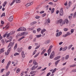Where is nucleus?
I'll return each instance as SVG.
<instances>
[{
  "mask_svg": "<svg viewBox=\"0 0 76 76\" xmlns=\"http://www.w3.org/2000/svg\"><path fill=\"white\" fill-rule=\"evenodd\" d=\"M56 24H59L60 23L61 26H63V25H64L66 23L65 21H63L62 19H60L56 21Z\"/></svg>",
  "mask_w": 76,
  "mask_h": 76,
  "instance_id": "obj_1",
  "label": "nucleus"
},
{
  "mask_svg": "<svg viewBox=\"0 0 76 76\" xmlns=\"http://www.w3.org/2000/svg\"><path fill=\"white\" fill-rule=\"evenodd\" d=\"M10 35H11V33H9L7 35V38L8 39H10L7 41L6 40H5V42L6 43H7V42H11L12 41V39H13V37L12 36H10V38H9V36H10Z\"/></svg>",
  "mask_w": 76,
  "mask_h": 76,
  "instance_id": "obj_2",
  "label": "nucleus"
},
{
  "mask_svg": "<svg viewBox=\"0 0 76 76\" xmlns=\"http://www.w3.org/2000/svg\"><path fill=\"white\" fill-rule=\"evenodd\" d=\"M64 15V12H63V10L62 9H60L59 11V15L61 16H63Z\"/></svg>",
  "mask_w": 76,
  "mask_h": 76,
  "instance_id": "obj_3",
  "label": "nucleus"
},
{
  "mask_svg": "<svg viewBox=\"0 0 76 76\" xmlns=\"http://www.w3.org/2000/svg\"><path fill=\"white\" fill-rule=\"evenodd\" d=\"M11 49L12 48L11 47L10 48L7 50V52H5V54L6 55H8L9 54V53H10V51L11 50Z\"/></svg>",
  "mask_w": 76,
  "mask_h": 76,
  "instance_id": "obj_4",
  "label": "nucleus"
},
{
  "mask_svg": "<svg viewBox=\"0 0 76 76\" xmlns=\"http://www.w3.org/2000/svg\"><path fill=\"white\" fill-rule=\"evenodd\" d=\"M25 35V32H23L20 33V34H18L16 36V37H18V36H23V35Z\"/></svg>",
  "mask_w": 76,
  "mask_h": 76,
  "instance_id": "obj_5",
  "label": "nucleus"
},
{
  "mask_svg": "<svg viewBox=\"0 0 76 76\" xmlns=\"http://www.w3.org/2000/svg\"><path fill=\"white\" fill-rule=\"evenodd\" d=\"M14 45V42H10L8 46V48H9V47H11V48Z\"/></svg>",
  "mask_w": 76,
  "mask_h": 76,
  "instance_id": "obj_6",
  "label": "nucleus"
},
{
  "mask_svg": "<svg viewBox=\"0 0 76 76\" xmlns=\"http://www.w3.org/2000/svg\"><path fill=\"white\" fill-rule=\"evenodd\" d=\"M13 16H11L8 19V20L9 22H12L13 20Z\"/></svg>",
  "mask_w": 76,
  "mask_h": 76,
  "instance_id": "obj_7",
  "label": "nucleus"
},
{
  "mask_svg": "<svg viewBox=\"0 0 76 76\" xmlns=\"http://www.w3.org/2000/svg\"><path fill=\"white\" fill-rule=\"evenodd\" d=\"M33 4V2H32L30 3H28L26 4V7H28V6H31V5H32Z\"/></svg>",
  "mask_w": 76,
  "mask_h": 76,
  "instance_id": "obj_8",
  "label": "nucleus"
},
{
  "mask_svg": "<svg viewBox=\"0 0 76 76\" xmlns=\"http://www.w3.org/2000/svg\"><path fill=\"white\" fill-rule=\"evenodd\" d=\"M23 27H21L17 30L18 32L19 31H23Z\"/></svg>",
  "mask_w": 76,
  "mask_h": 76,
  "instance_id": "obj_9",
  "label": "nucleus"
},
{
  "mask_svg": "<svg viewBox=\"0 0 76 76\" xmlns=\"http://www.w3.org/2000/svg\"><path fill=\"white\" fill-rule=\"evenodd\" d=\"M60 60H57V61H56V62H55V66H57V65L58 64V62H60Z\"/></svg>",
  "mask_w": 76,
  "mask_h": 76,
  "instance_id": "obj_10",
  "label": "nucleus"
},
{
  "mask_svg": "<svg viewBox=\"0 0 76 76\" xmlns=\"http://www.w3.org/2000/svg\"><path fill=\"white\" fill-rule=\"evenodd\" d=\"M10 63H11V61H9L6 66L7 69L9 68V65L10 64Z\"/></svg>",
  "mask_w": 76,
  "mask_h": 76,
  "instance_id": "obj_11",
  "label": "nucleus"
},
{
  "mask_svg": "<svg viewBox=\"0 0 76 76\" xmlns=\"http://www.w3.org/2000/svg\"><path fill=\"white\" fill-rule=\"evenodd\" d=\"M50 40H46L45 42V44H49V43L50 42Z\"/></svg>",
  "mask_w": 76,
  "mask_h": 76,
  "instance_id": "obj_12",
  "label": "nucleus"
},
{
  "mask_svg": "<svg viewBox=\"0 0 76 76\" xmlns=\"http://www.w3.org/2000/svg\"><path fill=\"white\" fill-rule=\"evenodd\" d=\"M21 54L22 57L24 58L25 57V53H24V51H22L21 52Z\"/></svg>",
  "mask_w": 76,
  "mask_h": 76,
  "instance_id": "obj_13",
  "label": "nucleus"
},
{
  "mask_svg": "<svg viewBox=\"0 0 76 76\" xmlns=\"http://www.w3.org/2000/svg\"><path fill=\"white\" fill-rule=\"evenodd\" d=\"M51 51V50L48 49V56H50V53Z\"/></svg>",
  "mask_w": 76,
  "mask_h": 76,
  "instance_id": "obj_14",
  "label": "nucleus"
},
{
  "mask_svg": "<svg viewBox=\"0 0 76 76\" xmlns=\"http://www.w3.org/2000/svg\"><path fill=\"white\" fill-rule=\"evenodd\" d=\"M33 64L34 65H36V64H38V63H37L36 62V60L35 59H34L33 61Z\"/></svg>",
  "mask_w": 76,
  "mask_h": 76,
  "instance_id": "obj_15",
  "label": "nucleus"
},
{
  "mask_svg": "<svg viewBox=\"0 0 76 76\" xmlns=\"http://www.w3.org/2000/svg\"><path fill=\"white\" fill-rule=\"evenodd\" d=\"M63 21L65 22V23H66V24H68V23H69V20H68V19H65L64 21Z\"/></svg>",
  "mask_w": 76,
  "mask_h": 76,
  "instance_id": "obj_16",
  "label": "nucleus"
},
{
  "mask_svg": "<svg viewBox=\"0 0 76 76\" xmlns=\"http://www.w3.org/2000/svg\"><path fill=\"white\" fill-rule=\"evenodd\" d=\"M46 51V49H45L43 50L42 52L41 53V55H42L43 54H44L45 52Z\"/></svg>",
  "mask_w": 76,
  "mask_h": 76,
  "instance_id": "obj_17",
  "label": "nucleus"
},
{
  "mask_svg": "<svg viewBox=\"0 0 76 76\" xmlns=\"http://www.w3.org/2000/svg\"><path fill=\"white\" fill-rule=\"evenodd\" d=\"M46 31V29H44L42 30L41 31V33L42 34H43V33L44 32H45Z\"/></svg>",
  "mask_w": 76,
  "mask_h": 76,
  "instance_id": "obj_18",
  "label": "nucleus"
},
{
  "mask_svg": "<svg viewBox=\"0 0 76 76\" xmlns=\"http://www.w3.org/2000/svg\"><path fill=\"white\" fill-rule=\"evenodd\" d=\"M25 38V37L24 36H23L21 37V38H20L18 40V41H21L22 39H23V38Z\"/></svg>",
  "mask_w": 76,
  "mask_h": 76,
  "instance_id": "obj_19",
  "label": "nucleus"
},
{
  "mask_svg": "<svg viewBox=\"0 0 76 76\" xmlns=\"http://www.w3.org/2000/svg\"><path fill=\"white\" fill-rule=\"evenodd\" d=\"M18 46V44L16 43L15 46L14 47V50H15L17 48V46Z\"/></svg>",
  "mask_w": 76,
  "mask_h": 76,
  "instance_id": "obj_20",
  "label": "nucleus"
},
{
  "mask_svg": "<svg viewBox=\"0 0 76 76\" xmlns=\"http://www.w3.org/2000/svg\"><path fill=\"white\" fill-rule=\"evenodd\" d=\"M7 1H5L4 2V3L3 4V7H5L6 6V4H7Z\"/></svg>",
  "mask_w": 76,
  "mask_h": 76,
  "instance_id": "obj_21",
  "label": "nucleus"
},
{
  "mask_svg": "<svg viewBox=\"0 0 76 76\" xmlns=\"http://www.w3.org/2000/svg\"><path fill=\"white\" fill-rule=\"evenodd\" d=\"M20 68H18L16 70V73H18L19 72H20Z\"/></svg>",
  "mask_w": 76,
  "mask_h": 76,
  "instance_id": "obj_22",
  "label": "nucleus"
},
{
  "mask_svg": "<svg viewBox=\"0 0 76 76\" xmlns=\"http://www.w3.org/2000/svg\"><path fill=\"white\" fill-rule=\"evenodd\" d=\"M36 73V71H31L30 72V75H33L34 73Z\"/></svg>",
  "mask_w": 76,
  "mask_h": 76,
  "instance_id": "obj_23",
  "label": "nucleus"
},
{
  "mask_svg": "<svg viewBox=\"0 0 76 76\" xmlns=\"http://www.w3.org/2000/svg\"><path fill=\"white\" fill-rule=\"evenodd\" d=\"M54 10H55V8H53L51 11V13L52 14V13H54Z\"/></svg>",
  "mask_w": 76,
  "mask_h": 76,
  "instance_id": "obj_24",
  "label": "nucleus"
},
{
  "mask_svg": "<svg viewBox=\"0 0 76 76\" xmlns=\"http://www.w3.org/2000/svg\"><path fill=\"white\" fill-rule=\"evenodd\" d=\"M35 66L34 65V66L31 68V70H34L35 69Z\"/></svg>",
  "mask_w": 76,
  "mask_h": 76,
  "instance_id": "obj_25",
  "label": "nucleus"
},
{
  "mask_svg": "<svg viewBox=\"0 0 76 76\" xmlns=\"http://www.w3.org/2000/svg\"><path fill=\"white\" fill-rule=\"evenodd\" d=\"M15 1H16V3H20V0H15Z\"/></svg>",
  "mask_w": 76,
  "mask_h": 76,
  "instance_id": "obj_26",
  "label": "nucleus"
},
{
  "mask_svg": "<svg viewBox=\"0 0 76 76\" xmlns=\"http://www.w3.org/2000/svg\"><path fill=\"white\" fill-rule=\"evenodd\" d=\"M69 55H66L65 57V60H67L69 58Z\"/></svg>",
  "mask_w": 76,
  "mask_h": 76,
  "instance_id": "obj_27",
  "label": "nucleus"
},
{
  "mask_svg": "<svg viewBox=\"0 0 76 76\" xmlns=\"http://www.w3.org/2000/svg\"><path fill=\"white\" fill-rule=\"evenodd\" d=\"M66 35L67 37V36H69V35H71V34L70 33V32H67L66 34Z\"/></svg>",
  "mask_w": 76,
  "mask_h": 76,
  "instance_id": "obj_28",
  "label": "nucleus"
},
{
  "mask_svg": "<svg viewBox=\"0 0 76 76\" xmlns=\"http://www.w3.org/2000/svg\"><path fill=\"white\" fill-rule=\"evenodd\" d=\"M22 48H20V49H18V53H20V52H21L22 51Z\"/></svg>",
  "mask_w": 76,
  "mask_h": 76,
  "instance_id": "obj_29",
  "label": "nucleus"
},
{
  "mask_svg": "<svg viewBox=\"0 0 76 76\" xmlns=\"http://www.w3.org/2000/svg\"><path fill=\"white\" fill-rule=\"evenodd\" d=\"M19 53H14V56H19Z\"/></svg>",
  "mask_w": 76,
  "mask_h": 76,
  "instance_id": "obj_30",
  "label": "nucleus"
},
{
  "mask_svg": "<svg viewBox=\"0 0 76 76\" xmlns=\"http://www.w3.org/2000/svg\"><path fill=\"white\" fill-rule=\"evenodd\" d=\"M4 48H2L1 49L0 51H1L2 53H3V52L4 51Z\"/></svg>",
  "mask_w": 76,
  "mask_h": 76,
  "instance_id": "obj_31",
  "label": "nucleus"
},
{
  "mask_svg": "<svg viewBox=\"0 0 76 76\" xmlns=\"http://www.w3.org/2000/svg\"><path fill=\"white\" fill-rule=\"evenodd\" d=\"M73 46V45H69L68 47V49L70 50V48H72V47Z\"/></svg>",
  "mask_w": 76,
  "mask_h": 76,
  "instance_id": "obj_32",
  "label": "nucleus"
},
{
  "mask_svg": "<svg viewBox=\"0 0 76 76\" xmlns=\"http://www.w3.org/2000/svg\"><path fill=\"white\" fill-rule=\"evenodd\" d=\"M50 58H51V59H52V58H53L54 57V56L51 55L50 56Z\"/></svg>",
  "mask_w": 76,
  "mask_h": 76,
  "instance_id": "obj_33",
  "label": "nucleus"
},
{
  "mask_svg": "<svg viewBox=\"0 0 76 76\" xmlns=\"http://www.w3.org/2000/svg\"><path fill=\"white\" fill-rule=\"evenodd\" d=\"M51 55H52V56H54L55 55V53H54V51H53L52 53H51Z\"/></svg>",
  "mask_w": 76,
  "mask_h": 76,
  "instance_id": "obj_34",
  "label": "nucleus"
},
{
  "mask_svg": "<svg viewBox=\"0 0 76 76\" xmlns=\"http://www.w3.org/2000/svg\"><path fill=\"white\" fill-rule=\"evenodd\" d=\"M15 2V0H14L12 1V2L11 3V4H10V6H12V5Z\"/></svg>",
  "mask_w": 76,
  "mask_h": 76,
  "instance_id": "obj_35",
  "label": "nucleus"
},
{
  "mask_svg": "<svg viewBox=\"0 0 76 76\" xmlns=\"http://www.w3.org/2000/svg\"><path fill=\"white\" fill-rule=\"evenodd\" d=\"M1 42H2V44L3 45H4V44H5V42L4 41V39H2L1 40Z\"/></svg>",
  "mask_w": 76,
  "mask_h": 76,
  "instance_id": "obj_36",
  "label": "nucleus"
},
{
  "mask_svg": "<svg viewBox=\"0 0 76 76\" xmlns=\"http://www.w3.org/2000/svg\"><path fill=\"white\" fill-rule=\"evenodd\" d=\"M67 48V47H65L63 49V51H66Z\"/></svg>",
  "mask_w": 76,
  "mask_h": 76,
  "instance_id": "obj_37",
  "label": "nucleus"
},
{
  "mask_svg": "<svg viewBox=\"0 0 76 76\" xmlns=\"http://www.w3.org/2000/svg\"><path fill=\"white\" fill-rule=\"evenodd\" d=\"M68 30H69V29L67 28H65L64 29V30L65 31H68Z\"/></svg>",
  "mask_w": 76,
  "mask_h": 76,
  "instance_id": "obj_38",
  "label": "nucleus"
},
{
  "mask_svg": "<svg viewBox=\"0 0 76 76\" xmlns=\"http://www.w3.org/2000/svg\"><path fill=\"white\" fill-rule=\"evenodd\" d=\"M47 22L48 23H50V18H48L47 20Z\"/></svg>",
  "mask_w": 76,
  "mask_h": 76,
  "instance_id": "obj_39",
  "label": "nucleus"
},
{
  "mask_svg": "<svg viewBox=\"0 0 76 76\" xmlns=\"http://www.w3.org/2000/svg\"><path fill=\"white\" fill-rule=\"evenodd\" d=\"M36 37L37 38H40L41 37V35H37Z\"/></svg>",
  "mask_w": 76,
  "mask_h": 76,
  "instance_id": "obj_40",
  "label": "nucleus"
},
{
  "mask_svg": "<svg viewBox=\"0 0 76 76\" xmlns=\"http://www.w3.org/2000/svg\"><path fill=\"white\" fill-rule=\"evenodd\" d=\"M3 16H5V13L4 12V13H3L2 14V15H1V18H2V17H3Z\"/></svg>",
  "mask_w": 76,
  "mask_h": 76,
  "instance_id": "obj_41",
  "label": "nucleus"
},
{
  "mask_svg": "<svg viewBox=\"0 0 76 76\" xmlns=\"http://www.w3.org/2000/svg\"><path fill=\"white\" fill-rule=\"evenodd\" d=\"M62 37L63 38H66V37H67V35H66V34H64L63 35H62Z\"/></svg>",
  "mask_w": 76,
  "mask_h": 76,
  "instance_id": "obj_42",
  "label": "nucleus"
},
{
  "mask_svg": "<svg viewBox=\"0 0 76 76\" xmlns=\"http://www.w3.org/2000/svg\"><path fill=\"white\" fill-rule=\"evenodd\" d=\"M70 67H75L76 66V64H73L70 66Z\"/></svg>",
  "mask_w": 76,
  "mask_h": 76,
  "instance_id": "obj_43",
  "label": "nucleus"
},
{
  "mask_svg": "<svg viewBox=\"0 0 76 76\" xmlns=\"http://www.w3.org/2000/svg\"><path fill=\"white\" fill-rule=\"evenodd\" d=\"M30 13L29 12H27L24 14L25 16H28V15H29Z\"/></svg>",
  "mask_w": 76,
  "mask_h": 76,
  "instance_id": "obj_44",
  "label": "nucleus"
},
{
  "mask_svg": "<svg viewBox=\"0 0 76 76\" xmlns=\"http://www.w3.org/2000/svg\"><path fill=\"white\" fill-rule=\"evenodd\" d=\"M39 53H38L34 57L35 58V57H37V56H38L39 55Z\"/></svg>",
  "mask_w": 76,
  "mask_h": 76,
  "instance_id": "obj_45",
  "label": "nucleus"
},
{
  "mask_svg": "<svg viewBox=\"0 0 76 76\" xmlns=\"http://www.w3.org/2000/svg\"><path fill=\"white\" fill-rule=\"evenodd\" d=\"M10 74V72H8L7 73H6V76H8Z\"/></svg>",
  "mask_w": 76,
  "mask_h": 76,
  "instance_id": "obj_46",
  "label": "nucleus"
},
{
  "mask_svg": "<svg viewBox=\"0 0 76 76\" xmlns=\"http://www.w3.org/2000/svg\"><path fill=\"white\" fill-rule=\"evenodd\" d=\"M39 47H40V45H39V46H37L35 48V50H36L37 49H38V48H39Z\"/></svg>",
  "mask_w": 76,
  "mask_h": 76,
  "instance_id": "obj_47",
  "label": "nucleus"
},
{
  "mask_svg": "<svg viewBox=\"0 0 76 76\" xmlns=\"http://www.w3.org/2000/svg\"><path fill=\"white\" fill-rule=\"evenodd\" d=\"M40 31H41V28H39L37 29V31L38 32H39Z\"/></svg>",
  "mask_w": 76,
  "mask_h": 76,
  "instance_id": "obj_48",
  "label": "nucleus"
},
{
  "mask_svg": "<svg viewBox=\"0 0 76 76\" xmlns=\"http://www.w3.org/2000/svg\"><path fill=\"white\" fill-rule=\"evenodd\" d=\"M52 48H53V45H50L49 47V50H51V49H52Z\"/></svg>",
  "mask_w": 76,
  "mask_h": 76,
  "instance_id": "obj_49",
  "label": "nucleus"
},
{
  "mask_svg": "<svg viewBox=\"0 0 76 76\" xmlns=\"http://www.w3.org/2000/svg\"><path fill=\"white\" fill-rule=\"evenodd\" d=\"M7 34L6 33L5 34H4L3 36V38H5V37H6V35H7Z\"/></svg>",
  "mask_w": 76,
  "mask_h": 76,
  "instance_id": "obj_50",
  "label": "nucleus"
},
{
  "mask_svg": "<svg viewBox=\"0 0 76 76\" xmlns=\"http://www.w3.org/2000/svg\"><path fill=\"white\" fill-rule=\"evenodd\" d=\"M50 75H51V72H49L47 74L46 76H50Z\"/></svg>",
  "mask_w": 76,
  "mask_h": 76,
  "instance_id": "obj_51",
  "label": "nucleus"
},
{
  "mask_svg": "<svg viewBox=\"0 0 76 76\" xmlns=\"http://www.w3.org/2000/svg\"><path fill=\"white\" fill-rule=\"evenodd\" d=\"M62 34V33L61 32H60L59 33V35H58V37H60V35H61Z\"/></svg>",
  "mask_w": 76,
  "mask_h": 76,
  "instance_id": "obj_52",
  "label": "nucleus"
},
{
  "mask_svg": "<svg viewBox=\"0 0 76 76\" xmlns=\"http://www.w3.org/2000/svg\"><path fill=\"white\" fill-rule=\"evenodd\" d=\"M40 17L38 16H36V17H35L36 19H39Z\"/></svg>",
  "mask_w": 76,
  "mask_h": 76,
  "instance_id": "obj_53",
  "label": "nucleus"
},
{
  "mask_svg": "<svg viewBox=\"0 0 76 76\" xmlns=\"http://www.w3.org/2000/svg\"><path fill=\"white\" fill-rule=\"evenodd\" d=\"M36 52H37V50H35L33 52V55H34V54H35V53H36Z\"/></svg>",
  "mask_w": 76,
  "mask_h": 76,
  "instance_id": "obj_54",
  "label": "nucleus"
},
{
  "mask_svg": "<svg viewBox=\"0 0 76 76\" xmlns=\"http://www.w3.org/2000/svg\"><path fill=\"white\" fill-rule=\"evenodd\" d=\"M24 73V71H23L21 72V76L22 75V76H23V74Z\"/></svg>",
  "mask_w": 76,
  "mask_h": 76,
  "instance_id": "obj_55",
  "label": "nucleus"
},
{
  "mask_svg": "<svg viewBox=\"0 0 76 76\" xmlns=\"http://www.w3.org/2000/svg\"><path fill=\"white\" fill-rule=\"evenodd\" d=\"M4 70V69H3L1 70V73H3V71Z\"/></svg>",
  "mask_w": 76,
  "mask_h": 76,
  "instance_id": "obj_56",
  "label": "nucleus"
},
{
  "mask_svg": "<svg viewBox=\"0 0 76 76\" xmlns=\"http://www.w3.org/2000/svg\"><path fill=\"white\" fill-rule=\"evenodd\" d=\"M72 72H76V69L72 71Z\"/></svg>",
  "mask_w": 76,
  "mask_h": 76,
  "instance_id": "obj_57",
  "label": "nucleus"
},
{
  "mask_svg": "<svg viewBox=\"0 0 76 76\" xmlns=\"http://www.w3.org/2000/svg\"><path fill=\"white\" fill-rule=\"evenodd\" d=\"M74 32V30L73 29H71V33H73Z\"/></svg>",
  "mask_w": 76,
  "mask_h": 76,
  "instance_id": "obj_58",
  "label": "nucleus"
},
{
  "mask_svg": "<svg viewBox=\"0 0 76 76\" xmlns=\"http://www.w3.org/2000/svg\"><path fill=\"white\" fill-rule=\"evenodd\" d=\"M26 30V29L25 27H23V31H25Z\"/></svg>",
  "mask_w": 76,
  "mask_h": 76,
  "instance_id": "obj_59",
  "label": "nucleus"
},
{
  "mask_svg": "<svg viewBox=\"0 0 76 76\" xmlns=\"http://www.w3.org/2000/svg\"><path fill=\"white\" fill-rule=\"evenodd\" d=\"M65 6H67V2L66 1V3L64 4Z\"/></svg>",
  "mask_w": 76,
  "mask_h": 76,
  "instance_id": "obj_60",
  "label": "nucleus"
},
{
  "mask_svg": "<svg viewBox=\"0 0 76 76\" xmlns=\"http://www.w3.org/2000/svg\"><path fill=\"white\" fill-rule=\"evenodd\" d=\"M58 59H58L60 58V57H61V56H58L56 57Z\"/></svg>",
  "mask_w": 76,
  "mask_h": 76,
  "instance_id": "obj_61",
  "label": "nucleus"
},
{
  "mask_svg": "<svg viewBox=\"0 0 76 76\" xmlns=\"http://www.w3.org/2000/svg\"><path fill=\"white\" fill-rule=\"evenodd\" d=\"M58 13H59V11L58 10H57L56 12V14H58Z\"/></svg>",
  "mask_w": 76,
  "mask_h": 76,
  "instance_id": "obj_62",
  "label": "nucleus"
},
{
  "mask_svg": "<svg viewBox=\"0 0 76 76\" xmlns=\"http://www.w3.org/2000/svg\"><path fill=\"white\" fill-rule=\"evenodd\" d=\"M54 60H58V59L57 58V57H56L54 58Z\"/></svg>",
  "mask_w": 76,
  "mask_h": 76,
  "instance_id": "obj_63",
  "label": "nucleus"
},
{
  "mask_svg": "<svg viewBox=\"0 0 76 76\" xmlns=\"http://www.w3.org/2000/svg\"><path fill=\"white\" fill-rule=\"evenodd\" d=\"M45 15H46V13L43 14L42 15V17H44V16H45Z\"/></svg>",
  "mask_w": 76,
  "mask_h": 76,
  "instance_id": "obj_64",
  "label": "nucleus"
}]
</instances>
